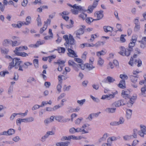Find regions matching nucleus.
Masks as SVG:
<instances>
[{"mask_svg": "<svg viewBox=\"0 0 146 146\" xmlns=\"http://www.w3.org/2000/svg\"><path fill=\"white\" fill-rule=\"evenodd\" d=\"M63 38L65 41L64 45L66 48L68 49V55L72 57H75L78 56L76 54L71 48L72 47V45L75 44V40L73 36L70 34L68 35H66L63 36Z\"/></svg>", "mask_w": 146, "mask_h": 146, "instance_id": "f257e3e1", "label": "nucleus"}, {"mask_svg": "<svg viewBox=\"0 0 146 146\" xmlns=\"http://www.w3.org/2000/svg\"><path fill=\"white\" fill-rule=\"evenodd\" d=\"M5 58L9 59L11 62L9 63V65L8 68L9 70H11L13 67L15 68H19V71H23V68L24 65L23 64V62L21 60L20 58H12L11 56L9 55H6Z\"/></svg>", "mask_w": 146, "mask_h": 146, "instance_id": "f03ea898", "label": "nucleus"}, {"mask_svg": "<svg viewBox=\"0 0 146 146\" xmlns=\"http://www.w3.org/2000/svg\"><path fill=\"white\" fill-rule=\"evenodd\" d=\"M130 91L128 90H123L122 91L121 95L125 99L129 98L130 100L129 102L127 103L128 107L131 106L135 101L137 98V95L135 94H133L131 98L129 97Z\"/></svg>", "mask_w": 146, "mask_h": 146, "instance_id": "7ed1b4c3", "label": "nucleus"}, {"mask_svg": "<svg viewBox=\"0 0 146 146\" xmlns=\"http://www.w3.org/2000/svg\"><path fill=\"white\" fill-rule=\"evenodd\" d=\"M68 5L73 8L71 9V11L74 15L78 14L79 11H84V7L80 5H77L76 4H74L72 5L70 4H68Z\"/></svg>", "mask_w": 146, "mask_h": 146, "instance_id": "20e7f679", "label": "nucleus"}, {"mask_svg": "<svg viewBox=\"0 0 146 146\" xmlns=\"http://www.w3.org/2000/svg\"><path fill=\"white\" fill-rule=\"evenodd\" d=\"M82 137L81 136H76L74 135H71L68 136L67 137L63 136L61 139V140L64 141L65 140H70L71 139H72L74 140H78L81 139Z\"/></svg>", "mask_w": 146, "mask_h": 146, "instance_id": "39448f33", "label": "nucleus"}, {"mask_svg": "<svg viewBox=\"0 0 146 146\" xmlns=\"http://www.w3.org/2000/svg\"><path fill=\"white\" fill-rule=\"evenodd\" d=\"M99 1L100 0H95L94 1L92 5L89 6L88 7V9L87 10L88 13H91L92 12L93 9L96 7Z\"/></svg>", "mask_w": 146, "mask_h": 146, "instance_id": "423d86ee", "label": "nucleus"}, {"mask_svg": "<svg viewBox=\"0 0 146 146\" xmlns=\"http://www.w3.org/2000/svg\"><path fill=\"white\" fill-rule=\"evenodd\" d=\"M71 134L75 133L76 132H82V133H88V131H86L84 129H82L81 128H78L75 129L74 127L70 128L69 130Z\"/></svg>", "mask_w": 146, "mask_h": 146, "instance_id": "0eeeda50", "label": "nucleus"}, {"mask_svg": "<svg viewBox=\"0 0 146 146\" xmlns=\"http://www.w3.org/2000/svg\"><path fill=\"white\" fill-rule=\"evenodd\" d=\"M137 40V36L136 35H133L132 36L131 41L129 44L128 47L129 48L132 49L135 46V43Z\"/></svg>", "mask_w": 146, "mask_h": 146, "instance_id": "6e6552de", "label": "nucleus"}, {"mask_svg": "<svg viewBox=\"0 0 146 146\" xmlns=\"http://www.w3.org/2000/svg\"><path fill=\"white\" fill-rule=\"evenodd\" d=\"M85 26H82L76 32V37L79 39H80V35L84 33V29L85 28Z\"/></svg>", "mask_w": 146, "mask_h": 146, "instance_id": "1a4fd4ad", "label": "nucleus"}, {"mask_svg": "<svg viewBox=\"0 0 146 146\" xmlns=\"http://www.w3.org/2000/svg\"><path fill=\"white\" fill-rule=\"evenodd\" d=\"M103 12L102 11H97L94 13V17L96 18L94 19L95 21L99 20L101 19L103 17Z\"/></svg>", "mask_w": 146, "mask_h": 146, "instance_id": "9d476101", "label": "nucleus"}, {"mask_svg": "<svg viewBox=\"0 0 146 146\" xmlns=\"http://www.w3.org/2000/svg\"><path fill=\"white\" fill-rule=\"evenodd\" d=\"M112 94L108 95H103L102 96L101 99H105L107 98L109 100L111 99L114 97L115 95L117 94V92L116 91L115 92H112Z\"/></svg>", "mask_w": 146, "mask_h": 146, "instance_id": "9b49d317", "label": "nucleus"}, {"mask_svg": "<svg viewBox=\"0 0 146 146\" xmlns=\"http://www.w3.org/2000/svg\"><path fill=\"white\" fill-rule=\"evenodd\" d=\"M125 104V103L123 100H120L116 101L112 104V106H115V107H119L121 106H123Z\"/></svg>", "mask_w": 146, "mask_h": 146, "instance_id": "f8f14e48", "label": "nucleus"}, {"mask_svg": "<svg viewBox=\"0 0 146 146\" xmlns=\"http://www.w3.org/2000/svg\"><path fill=\"white\" fill-rule=\"evenodd\" d=\"M45 43L44 41L42 40L41 41H38L35 44H31L29 45V46L32 48H37L40 45L43 44Z\"/></svg>", "mask_w": 146, "mask_h": 146, "instance_id": "ddd939ff", "label": "nucleus"}, {"mask_svg": "<svg viewBox=\"0 0 146 146\" xmlns=\"http://www.w3.org/2000/svg\"><path fill=\"white\" fill-rule=\"evenodd\" d=\"M55 118L56 120L61 122H66L70 120V119H64L62 116H56L55 117Z\"/></svg>", "mask_w": 146, "mask_h": 146, "instance_id": "4468645a", "label": "nucleus"}, {"mask_svg": "<svg viewBox=\"0 0 146 146\" xmlns=\"http://www.w3.org/2000/svg\"><path fill=\"white\" fill-rule=\"evenodd\" d=\"M19 51H20L19 50H16L15 49V50L14 51V52L16 55L18 56L25 57L28 56V54L25 52H20Z\"/></svg>", "mask_w": 146, "mask_h": 146, "instance_id": "2eb2a0df", "label": "nucleus"}, {"mask_svg": "<svg viewBox=\"0 0 146 146\" xmlns=\"http://www.w3.org/2000/svg\"><path fill=\"white\" fill-rule=\"evenodd\" d=\"M141 131L139 132V134L142 137H143L144 134H146V127L144 125H140Z\"/></svg>", "mask_w": 146, "mask_h": 146, "instance_id": "dca6fc26", "label": "nucleus"}, {"mask_svg": "<svg viewBox=\"0 0 146 146\" xmlns=\"http://www.w3.org/2000/svg\"><path fill=\"white\" fill-rule=\"evenodd\" d=\"M104 80L105 82H108L109 83H113L115 81L114 78L110 76H108Z\"/></svg>", "mask_w": 146, "mask_h": 146, "instance_id": "f3484780", "label": "nucleus"}, {"mask_svg": "<svg viewBox=\"0 0 146 146\" xmlns=\"http://www.w3.org/2000/svg\"><path fill=\"white\" fill-rule=\"evenodd\" d=\"M141 95L144 97H146V84L141 88Z\"/></svg>", "mask_w": 146, "mask_h": 146, "instance_id": "a211bd4d", "label": "nucleus"}, {"mask_svg": "<svg viewBox=\"0 0 146 146\" xmlns=\"http://www.w3.org/2000/svg\"><path fill=\"white\" fill-rule=\"evenodd\" d=\"M11 42L12 40H10L5 39L3 42V45L5 46H8L11 44Z\"/></svg>", "mask_w": 146, "mask_h": 146, "instance_id": "6ab92c4d", "label": "nucleus"}, {"mask_svg": "<svg viewBox=\"0 0 146 146\" xmlns=\"http://www.w3.org/2000/svg\"><path fill=\"white\" fill-rule=\"evenodd\" d=\"M118 86L119 88L124 89L125 88V81L124 80H121L118 84Z\"/></svg>", "mask_w": 146, "mask_h": 146, "instance_id": "aec40b11", "label": "nucleus"}, {"mask_svg": "<svg viewBox=\"0 0 146 146\" xmlns=\"http://www.w3.org/2000/svg\"><path fill=\"white\" fill-rule=\"evenodd\" d=\"M138 77L137 76L131 75L130 76L131 81L133 83H135L137 81Z\"/></svg>", "mask_w": 146, "mask_h": 146, "instance_id": "412c9836", "label": "nucleus"}, {"mask_svg": "<svg viewBox=\"0 0 146 146\" xmlns=\"http://www.w3.org/2000/svg\"><path fill=\"white\" fill-rule=\"evenodd\" d=\"M15 131L13 129H10L7 132H3L2 135H5L7 133L9 135H11L14 133Z\"/></svg>", "mask_w": 146, "mask_h": 146, "instance_id": "4be33fe9", "label": "nucleus"}, {"mask_svg": "<svg viewBox=\"0 0 146 146\" xmlns=\"http://www.w3.org/2000/svg\"><path fill=\"white\" fill-rule=\"evenodd\" d=\"M26 22H24L25 25H28L31 24V18L30 16H27L26 19Z\"/></svg>", "mask_w": 146, "mask_h": 146, "instance_id": "5701e85b", "label": "nucleus"}, {"mask_svg": "<svg viewBox=\"0 0 146 146\" xmlns=\"http://www.w3.org/2000/svg\"><path fill=\"white\" fill-rule=\"evenodd\" d=\"M103 28L104 31L106 32H111L113 30L112 28L110 26H104Z\"/></svg>", "mask_w": 146, "mask_h": 146, "instance_id": "b1692460", "label": "nucleus"}, {"mask_svg": "<svg viewBox=\"0 0 146 146\" xmlns=\"http://www.w3.org/2000/svg\"><path fill=\"white\" fill-rule=\"evenodd\" d=\"M132 114V111L130 109H127L126 111V116L127 119L130 118Z\"/></svg>", "mask_w": 146, "mask_h": 146, "instance_id": "393cba45", "label": "nucleus"}, {"mask_svg": "<svg viewBox=\"0 0 146 146\" xmlns=\"http://www.w3.org/2000/svg\"><path fill=\"white\" fill-rule=\"evenodd\" d=\"M60 53H64L65 51V49L64 47H58L56 50Z\"/></svg>", "mask_w": 146, "mask_h": 146, "instance_id": "a878e982", "label": "nucleus"}, {"mask_svg": "<svg viewBox=\"0 0 146 146\" xmlns=\"http://www.w3.org/2000/svg\"><path fill=\"white\" fill-rule=\"evenodd\" d=\"M93 64H90V63H86V68L89 70H91L95 68V66L93 65Z\"/></svg>", "mask_w": 146, "mask_h": 146, "instance_id": "bb28decb", "label": "nucleus"}, {"mask_svg": "<svg viewBox=\"0 0 146 146\" xmlns=\"http://www.w3.org/2000/svg\"><path fill=\"white\" fill-rule=\"evenodd\" d=\"M66 101V100L65 99H63L61 101L62 102L61 103V106H60L59 105H57L54 106V107L53 108V111H54L55 110L58 109V108H59L61 106H63L64 105L63 104V102Z\"/></svg>", "mask_w": 146, "mask_h": 146, "instance_id": "cd10ccee", "label": "nucleus"}, {"mask_svg": "<svg viewBox=\"0 0 146 146\" xmlns=\"http://www.w3.org/2000/svg\"><path fill=\"white\" fill-rule=\"evenodd\" d=\"M120 51L119 53L122 56H124V52L126 49L124 47L120 46L119 47Z\"/></svg>", "mask_w": 146, "mask_h": 146, "instance_id": "c85d7f7f", "label": "nucleus"}, {"mask_svg": "<svg viewBox=\"0 0 146 146\" xmlns=\"http://www.w3.org/2000/svg\"><path fill=\"white\" fill-rule=\"evenodd\" d=\"M116 110L115 108H108L106 109V111L109 113H113L115 112Z\"/></svg>", "mask_w": 146, "mask_h": 146, "instance_id": "c756f323", "label": "nucleus"}, {"mask_svg": "<svg viewBox=\"0 0 146 146\" xmlns=\"http://www.w3.org/2000/svg\"><path fill=\"white\" fill-rule=\"evenodd\" d=\"M106 53L105 50H102L100 51H98L96 52V55L99 57L102 55H104Z\"/></svg>", "mask_w": 146, "mask_h": 146, "instance_id": "7c9ffc66", "label": "nucleus"}, {"mask_svg": "<svg viewBox=\"0 0 146 146\" xmlns=\"http://www.w3.org/2000/svg\"><path fill=\"white\" fill-rule=\"evenodd\" d=\"M54 134V133L53 131H48L47 132L46 134L44 136L42 137V139H44L47 138L50 135H52Z\"/></svg>", "mask_w": 146, "mask_h": 146, "instance_id": "2f4dec72", "label": "nucleus"}, {"mask_svg": "<svg viewBox=\"0 0 146 146\" xmlns=\"http://www.w3.org/2000/svg\"><path fill=\"white\" fill-rule=\"evenodd\" d=\"M28 49L27 47L26 46H21L19 47H17L15 48L16 50H19V51H23L24 50H27Z\"/></svg>", "mask_w": 146, "mask_h": 146, "instance_id": "473e14b6", "label": "nucleus"}, {"mask_svg": "<svg viewBox=\"0 0 146 146\" xmlns=\"http://www.w3.org/2000/svg\"><path fill=\"white\" fill-rule=\"evenodd\" d=\"M87 15L84 13H81L78 16L79 18L80 19H82L83 20L85 19L86 18Z\"/></svg>", "mask_w": 146, "mask_h": 146, "instance_id": "72a5a7b5", "label": "nucleus"}, {"mask_svg": "<svg viewBox=\"0 0 146 146\" xmlns=\"http://www.w3.org/2000/svg\"><path fill=\"white\" fill-rule=\"evenodd\" d=\"M108 136V135L107 133H104L103 137L100 139V142H102L105 141Z\"/></svg>", "mask_w": 146, "mask_h": 146, "instance_id": "f704fd0d", "label": "nucleus"}, {"mask_svg": "<svg viewBox=\"0 0 146 146\" xmlns=\"http://www.w3.org/2000/svg\"><path fill=\"white\" fill-rule=\"evenodd\" d=\"M94 20H95L94 19H93L92 18L90 17L86 18L85 20L86 23L89 24H90Z\"/></svg>", "mask_w": 146, "mask_h": 146, "instance_id": "c9c22d12", "label": "nucleus"}, {"mask_svg": "<svg viewBox=\"0 0 146 146\" xmlns=\"http://www.w3.org/2000/svg\"><path fill=\"white\" fill-rule=\"evenodd\" d=\"M68 142H61L60 143H56L57 146H68Z\"/></svg>", "mask_w": 146, "mask_h": 146, "instance_id": "e433bc0d", "label": "nucleus"}, {"mask_svg": "<svg viewBox=\"0 0 146 146\" xmlns=\"http://www.w3.org/2000/svg\"><path fill=\"white\" fill-rule=\"evenodd\" d=\"M134 64H137V66L138 67H139L142 65V61L141 60L138 59L135 61Z\"/></svg>", "mask_w": 146, "mask_h": 146, "instance_id": "4c0bfd02", "label": "nucleus"}, {"mask_svg": "<svg viewBox=\"0 0 146 146\" xmlns=\"http://www.w3.org/2000/svg\"><path fill=\"white\" fill-rule=\"evenodd\" d=\"M116 138L115 137H112L108 138L107 139L108 143H111V142L116 140Z\"/></svg>", "mask_w": 146, "mask_h": 146, "instance_id": "58836bf2", "label": "nucleus"}, {"mask_svg": "<svg viewBox=\"0 0 146 146\" xmlns=\"http://www.w3.org/2000/svg\"><path fill=\"white\" fill-rule=\"evenodd\" d=\"M104 63V60L101 57H99L98 61V64L100 66L103 65Z\"/></svg>", "mask_w": 146, "mask_h": 146, "instance_id": "ea45409f", "label": "nucleus"}, {"mask_svg": "<svg viewBox=\"0 0 146 146\" xmlns=\"http://www.w3.org/2000/svg\"><path fill=\"white\" fill-rule=\"evenodd\" d=\"M68 65L69 66H72L73 67L76 65L77 66V64L75 63L73 60H70L68 62Z\"/></svg>", "mask_w": 146, "mask_h": 146, "instance_id": "a19ab883", "label": "nucleus"}, {"mask_svg": "<svg viewBox=\"0 0 146 146\" xmlns=\"http://www.w3.org/2000/svg\"><path fill=\"white\" fill-rule=\"evenodd\" d=\"M33 63L35 66L37 68L38 67V60L37 59H35L33 60Z\"/></svg>", "mask_w": 146, "mask_h": 146, "instance_id": "79ce46f5", "label": "nucleus"}, {"mask_svg": "<svg viewBox=\"0 0 146 146\" xmlns=\"http://www.w3.org/2000/svg\"><path fill=\"white\" fill-rule=\"evenodd\" d=\"M1 52L3 54H7L9 52V50L5 48H1Z\"/></svg>", "mask_w": 146, "mask_h": 146, "instance_id": "37998d69", "label": "nucleus"}, {"mask_svg": "<svg viewBox=\"0 0 146 146\" xmlns=\"http://www.w3.org/2000/svg\"><path fill=\"white\" fill-rule=\"evenodd\" d=\"M36 20L37 22V25L38 26H41L42 25L41 21L39 15H38Z\"/></svg>", "mask_w": 146, "mask_h": 146, "instance_id": "c03bdc74", "label": "nucleus"}, {"mask_svg": "<svg viewBox=\"0 0 146 146\" xmlns=\"http://www.w3.org/2000/svg\"><path fill=\"white\" fill-rule=\"evenodd\" d=\"M126 35H121L120 37V40L122 42H125L126 40L125 37L126 36Z\"/></svg>", "mask_w": 146, "mask_h": 146, "instance_id": "a18cd8bd", "label": "nucleus"}, {"mask_svg": "<svg viewBox=\"0 0 146 146\" xmlns=\"http://www.w3.org/2000/svg\"><path fill=\"white\" fill-rule=\"evenodd\" d=\"M131 50L128 49H126L124 52V56H129L131 53Z\"/></svg>", "mask_w": 146, "mask_h": 146, "instance_id": "49530a36", "label": "nucleus"}, {"mask_svg": "<svg viewBox=\"0 0 146 146\" xmlns=\"http://www.w3.org/2000/svg\"><path fill=\"white\" fill-rule=\"evenodd\" d=\"M47 26L46 25L44 24L43 27L41 28L40 30V33H42L47 28Z\"/></svg>", "mask_w": 146, "mask_h": 146, "instance_id": "de8ad7c7", "label": "nucleus"}, {"mask_svg": "<svg viewBox=\"0 0 146 146\" xmlns=\"http://www.w3.org/2000/svg\"><path fill=\"white\" fill-rule=\"evenodd\" d=\"M74 60L76 62L79 63H80V64L84 63V62L83 60L82 59L79 58H74Z\"/></svg>", "mask_w": 146, "mask_h": 146, "instance_id": "09e8293b", "label": "nucleus"}, {"mask_svg": "<svg viewBox=\"0 0 146 146\" xmlns=\"http://www.w3.org/2000/svg\"><path fill=\"white\" fill-rule=\"evenodd\" d=\"M119 77L122 79L121 80H127L128 78L127 76L125 74H120Z\"/></svg>", "mask_w": 146, "mask_h": 146, "instance_id": "8fccbe9b", "label": "nucleus"}, {"mask_svg": "<svg viewBox=\"0 0 146 146\" xmlns=\"http://www.w3.org/2000/svg\"><path fill=\"white\" fill-rule=\"evenodd\" d=\"M77 65L79 66V67H80V68L82 70H84L85 69V67H86V64H84L83 63H81V64H77Z\"/></svg>", "mask_w": 146, "mask_h": 146, "instance_id": "3c124183", "label": "nucleus"}, {"mask_svg": "<svg viewBox=\"0 0 146 146\" xmlns=\"http://www.w3.org/2000/svg\"><path fill=\"white\" fill-rule=\"evenodd\" d=\"M56 57L55 55H52L50 56H48V62L50 63L51 62L52 60L55 59Z\"/></svg>", "mask_w": 146, "mask_h": 146, "instance_id": "603ef678", "label": "nucleus"}, {"mask_svg": "<svg viewBox=\"0 0 146 146\" xmlns=\"http://www.w3.org/2000/svg\"><path fill=\"white\" fill-rule=\"evenodd\" d=\"M140 26L139 24L136 25L134 28V31H135L137 32L140 30Z\"/></svg>", "mask_w": 146, "mask_h": 146, "instance_id": "864d4df0", "label": "nucleus"}, {"mask_svg": "<svg viewBox=\"0 0 146 146\" xmlns=\"http://www.w3.org/2000/svg\"><path fill=\"white\" fill-rule=\"evenodd\" d=\"M25 25L24 24V22H22L21 21H18L17 23V25L18 28H20L22 26Z\"/></svg>", "mask_w": 146, "mask_h": 146, "instance_id": "5fc2aeb1", "label": "nucleus"}, {"mask_svg": "<svg viewBox=\"0 0 146 146\" xmlns=\"http://www.w3.org/2000/svg\"><path fill=\"white\" fill-rule=\"evenodd\" d=\"M98 36L96 34H93L91 35V37L90 38V40L91 42L93 41L95 38H97Z\"/></svg>", "mask_w": 146, "mask_h": 146, "instance_id": "6e6d98bb", "label": "nucleus"}, {"mask_svg": "<svg viewBox=\"0 0 146 146\" xmlns=\"http://www.w3.org/2000/svg\"><path fill=\"white\" fill-rule=\"evenodd\" d=\"M116 27L117 29V31H122V26L121 24H117L116 25Z\"/></svg>", "mask_w": 146, "mask_h": 146, "instance_id": "4d7b16f0", "label": "nucleus"}, {"mask_svg": "<svg viewBox=\"0 0 146 146\" xmlns=\"http://www.w3.org/2000/svg\"><path fill=\"white\" fill-rule=\"evenodd\" d=\"M9 72L8 71H3L0 72V75L1 76L4 77L6 74H8Z\"/></svg>", "mask_w": 146, "mask_h": 146, "instance_id": "13d9d810", "label": "nucleus"}, {"mask_svg": "<svg viewBox=\"0 0 146 146\" xmlns=\"http://www.w3.org/2000/svg\"><path fill=\"white\" fill-rule=\"evenodd\" d=\"M11 44V45L12 46L14 47L17 46L19 44L17 41H12V42Z\"/></svg>", "mask_w": 146, "mask_h": 146, "instance_id": "bf43d9fd", "label": "nucleus"}, {"mask_svg": "<svg viewBox=\"0 0 146 146\" xmlns=\"http://www.w3.org/2000/svg\"><path fill=\"white\" fill-rule=\"evenodd\" d=\"M139 143V141L136 139L134 140L131 145H128L129 146H135Z\"/></svg>", "mask_w": 146, "mask_h": 146, "instance_id": "052dcab7", "label": "nucleus"}, {"mask_svg": "<svg viewBox=\"0 0 146 146\" xmlns=\"http://www.w3.org/2000/svg\"><path fill=\"white\" fill-rule=\"evenodd\" d=\"M33 118L32 117H30L26 119H25V122H31L33 120Z\"/></svg>", "mask_w": 146, "mask_h": 146, "instance_id": "680f3d73", "label": "nucleus"}, {"mask_svg": "<svg viewBox=\"0 0 146 146\" xmlns=\"http://www.w3.org/2000/svg\"><path fill=\"white\" fill-rule=\"evenodd\" d=\"M65 62V61L64 60H59L58 61L57 63L59 65H63Z\"/></svg>", "mask_w": 146, "mask_h": 146, "instance_id": "e2e57ef3", "label": "nucleus"}, {"mask_svg": "<svg viewBox=\"0 0 146 146\" xmlns=\"http://www.w3.org/2000/svg\"><path fill=\"white\" fill-rule=\"evenodd\" d=\"M141 72V71H139L138 69H137L136 70H134L133 72V75L137 76V74Z\"/></svg>", "mask_w": 146, "mask_h": 146, "instance_id": "0e129e2a", "label": "nucleus"}, {"mask_svg": "<svg viewBox=\"0 0 146 146\" xmlns=\"http://www.w3.org/2000/svg\"><path fill=\"white\" fill-rule=\"evenodd\" d=\"M83 118L82 117H81L80 118H78L75 121V123L76 124H79L82 120Z\"/></svg>", "mask_w": 146, "mask_h": 146, "instance_id": "69168bd1", "label": "nucleus"}, {"mask_svg": "<svg viewBox=\"0 0 146 146\" xmlns=\"http://www.w3.org/2000/svg\"><path fill=\"white\" fill-rule=\"evenodd\" d=\"M69 14V12L67 11H63L62 13H60V15L62 16V15L65 16L68 15Z\"/></svg>", "mask_w": 146, "mask_h": 146, "instance_id": "338daca9", "label": "nucleus"}, {"mask_svg": "<svg viewBox=\"0 0 146 146\" xmlns=\"http://www.w3.org/2000/svg\"><path fill=\"white\" fill-rule=\"evenodd\" d=\"M103 42H102L98 41L95 44H94V46H95L96 47H98L102 44H103Z\"/></svg>", "mask_w": 146, "mask_h": 146, "instance_id": "774afa93", "label": "nucleus"}]
</instances>
